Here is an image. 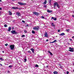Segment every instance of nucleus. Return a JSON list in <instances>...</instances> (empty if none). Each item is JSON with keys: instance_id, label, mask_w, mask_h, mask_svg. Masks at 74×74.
<instances>
[{"instance_id": "obj_1", "label": "nucleus", "mask_w": 74, "mask_h": 74, "mask_svg": "<svg viewBox=\"0 0 74 74\" xmlns=\"http://www.w3.org/2000/svg\"><path fill=\"white\" fill-rule=\"evenodd\" d=\"M11 33L13 34H17V32H16L15 30H12L11 31Z\"/></svg>"}, {"instance_id": "obj_2", "label": "nucleus", "mask_w": 74, "mask_h": 74, "mask_svg": "<svg viewBox=\"0 0 74 74\" xmlns=\"http://www.w3.org/2000/svg\"><path fill=\"white\" fill-rule=\"evenodd\" d=\"M15 46L14 45H10V47L11 50H13L14 49Z\"/></svg>"}, {"instance_id": "obj_3", "label": "nucleus", "mask_w": 74, "mask_h": 74, "mask_svg": "<svg viewBox=\"0 0 74 74\" xmlns=\"http://www.w3.org/2000/svg\"><path fill=\"white\" fill-rule=\"evenodd\" d=\"M69 49L70 50H69V51H70V52H74V48H71V47H70Z\"/></svg>"}, {"instance_id": "obj_4", "label": "nucleus", "mask_w": 74, "mask_h": 74, "mask_svg": "<svg viewBox=\"0 0 74 74\" xmlns=\"http://www.w3.org/2000/svg\"><path fill=\"white\" fill-rule=\"evenodd\" d=\"M18 4H19V5H26V3H23L20 2H18Z\"/></svg>"}, {"instance_id": "obj_5", "label": "nucleus", "mask_w": 74, "mask_h": 74, "mask_svg": "<svg viewBox=\"0 0 74 74\" xmlns=\"http://www.w3.org/2000/svg\"><path fill=\"white\" fill-rule=\"evenodd\" d=\"M34 30H37L39 29V27L37 26V27H36L33 28Z\"/></svg>"}, {"instance_id": "obj_6", "label": "nucleus", "mask_w": 74, "mask_h": 74, "mask_svg": "<svg viewBox=\"0 0 74 74\" xmlns=\"http://www.w3.org/2000/svg\"><path fill=\"white\" fill-rule=\"evenodd\" d=\"M33 13L36 15H39V13H38L35 12H33Z\"/></svg>"}, {"instance_id": "obj_7", "label": "nucleus", "mask_w": 74, "mask_h": 74, "mask_svg": "<svg viewBox=\"0 0 74 74\" xmlns=\"http://www.w3.org/2000/svg\"><path fill=\"white\" fill-rule=\"evenodd\" d=\"M51 19H53L54 21H56V20H57V18H55L53 17H52Z\"/></svg>"}, {"instance_id": "obj_8", "label": "nucleus", "mask_w": 74, "mask_h": 74, "mask_svg": "<svg viewBox=\"0 0 74 74\" xmlns=\"http://www.w3.org/2000/svg\"><path fill=\"white\" fill-rule=\"evenodd\" d=\"M45 36L46 37H48V34L47 32H45Z\"/></svg>"}, {"instance_id": "obj_9", "label": "nucleus", "mask_w": 74, "mask_h": 74, "mask_svg": "<svg viewBox=\"0 0 74 74\" xmlns=\"http://www.w3.org/2000/svg\"><path fill=\"white\" fill-rule=\"evenodd\" d=\"M47 12H49V13H51V12H52V10H47Z\"/></svg>"}, {"instance_id": "obj_10", "label": "nucleus", "mask_w": 74, "mask_h": 74, "mask_svg": "<svg viewBox=\"0 0 74 74\" xmlns=\"http://www.w3.org/2000/svg\"><path fill=\"white\" fill-rule=\"evenodd\" d=\"M11 27H10L8 28V32H10V31H11Z\"/></svg>"}, {"instance_id": "obj_11", "label": "nucleus", "mask_w": 74, "mask_h": 74, "mask_svg": "<svg viewBox=\"0 0 74 74\" xmlns=\"http://www.w3.org/2000/svg\"><path fill=\"white\" fill-rule=\"evenodd\" d=\"M53 73L54 74H58V72L57 71H54L53 72Z\"/></svg>"}, {"instance_id": "obj_12", "label": "nucleus", "mask_w": 74, "mask_h": 74, "mask_svg": "<svg viewBox=\"0 0 74 74\" xmlns=\"http://www.w3.org/2000/svg\"><path fill=\"white\" fill-rule=\"evenodd\" d=\"M48 52L49 53H50L51 56H53V54H52V53L50 51H48Z\"/></svg>"}, {"instance_id": "obj_13", "label": "nucleus", "mask_w": 74, "mask_h": 74, "mask_svg": "<svg viewBox=\"0 0 74 74\" xmlns=\"http://www.w3.org/2000/svg\"><path fill=\"white\" fill-rule=\"evenodd\" d=\"M57 2H55L54 3V7H56V6L57 5Z\"/></svg>"}, {"instance_id": "obj_14", "label": "nucleus", "mask_w": 74, "mask_h": 74, "mask_svg": "<svg viewBox=\"0 0 74 74\" xmlns=\"http://www.w3.org/2000/svg\"><path fill=\"white\" fill-rule=\"evenodd\" d=\"M16 14L18 16H21V14H20V13L17 12V13H16Z\"/></svg>"}, {"instance_id": "obj_15", "label": "nucleus", "mask_w": 74, "mask_h": 74, "mask_svg": "<svg viewBox=\"0 0 74 74\" xmlns=\"http://www.w3.org/2000/svg\"><path fill=\"white\" fill-rule=\"evenodd\" d=\"M9 13L10 15H12V12H11V11H9Z\"/></svg>"}, {"instance_id": "obj_16", "label": "nucleus", "mask_w": 74, "mask_h": 74, "mask_svg": "<svg viewBox=\"0 0 74 74\" xmlns=\"http://www.w3.org/2000/svg\"><path fill=\"white\" fill-rule=\"evenodd\" d=\"M12 8L13 9H14L15 10H16V9H18V8L17 7H12Z\"/></svg>"}, {"instance_id": "obj_17", "label": "nucleus", "mask_w": 74, "mask_h": 74, "mask_svg": "<svg viewBox=\"0 0 74 74\" xmlns=\"http://www.w3.org/2000/svg\"><path fill=\"white\" fill-rule=\"evenodd\" d=\"M57 7H58V8H60V5H59L58 4V3L57 4Z\"/></svg>"}, {"instance_id": "obj_18", "label": "nucleus", "mask_w": 74, "mask_h": 74, "mask_svg": "<svg viewBox=\"0 0 74 74\" xmlns=\"http://www.w3.org/2000/svg\"><path fill=\"white\" fill-rule=\"evenodd\" d=\"M31 50L32 51V52L33 53H34V50L33 49V48L31 49Z\"/></svg>"}, {"instance_id": "obj_19", "label": "nucleus", "mask_w": 74, "mask_h": 74, "mask_svg": "<svg viewBox=\"0 0 74 74\" xmlns=\"http://www.w3.org/2000/svg\"><path fill=\"white\" fill-rule=\"evenodd\" d=\"M64 35H65L64 33H62L60 34V36H64Z\"/></svg>"}, {"instance_id": "obj_20", "label": "nucleus", "mask_w": 74, "mask_h": 74, "mask_svg": "<svg viewBox=\"0 0 74 74\" xmlns=\"http://www.w3.org/2000/svg\"><path fill=\"white\" fill-rule=\"evenodd\" d=\"M51 25H52V26H53V27H55V26L54 25V23H51Z\"/></svg>"}, {"instance_id": "obj_21", "label": "nucleus", "mask_w": 74, "mask_h": 74, "mask_svg": "<svg viewBox=\"0 0 74 74\" xmlns=\"http://www.w3.org/2000/svg\"><path fill=\"white\" fill-rule=\"evenodd\" d=\"M47 1L46 0L43 3V4H47Z\"/></svg>"}, {"instance_id": "obj_22", "label": "nucleus", "mask_w": 74, "mask_h": 74, "mask_svg": "<svg viewBox=\"0 0 74 74\" xmlns=\"http://www.w3.org/2000/svg\"><path fill=\"white\" fill-rule=\"evenodd\" d=\"M39 67V66L37 64H36L35 65V67Z\"/></svg>"}, {"instance_id": "obj_23", "label": "nucleus", "mask_w": 74, "mask_h": 74, "mask_svg": "<svg viewBox=\"0 0 74 74\" xmlns=\"http://www.w3.org/2000/svg\"><path fill=\"white\" fill-rule=\"evenodd\" d=\"M0 60H2V61L4 60L2 58H0Z\"/></svg>"}, {"instance_id": "obj_24", "label": "nucleus", "mask_w": 74, "mask_h": 74, "mask_svg": "<svg viewBox=\"0 0 74 74\" xmlns=\"http://www.w3.org/2000/svg\"><path fill=\"white\" fill-rule=\"evenodd\" d=\"M66 31H67V32H70V29H66Z\"/></svg>"}, {"instance_id": "obj_25", "label": "nucleus", "mask_w": 74, "mask_h": 74, "mask_svg": "<svg viewBox=\"0 0 74 74\" xmlns=\"http://www.w3.org/2000/svg\"><path fill=\"white\" fill-rule=\"evenodd\" d=\"M24 60V62H26V60H27V59H25Z\"/></svg>"}, {"instance_id": "obj_26", "label": "nucleus", "mask_w": 74, "mask_h": 74, "mask_svg": "<svg viewBox=\"0 0 74 74\" xmlns=\"http://www.w3.org/2000/svg\"><path fill=\"white\" fill-rule=\"evenodd\" d=\"M4 26L5 27H7L8 26V25H4Z\"/></svg>"}, {"instance_id": "obj_27", "label": "nucleus", "mask_w": 74, "mask_h": 74, "mask_svg": "<svg viewBox=\"0 0 74 74\" xmlns=\"http://www.w3.org/2000/svg\"><path fill=\"white\" fill-rule=\"evenodd\" d=\"M32 33L33 34H34V33H35V32H34V31L33 30L32 31Z\"/></svg>"}, {"instance_id": "obj_28", "label": "nucleus", "mask_w": 74, "mask_h": 74, "mask_svg": "<svg viewBox=\"0 0 74 74\" xmlns=\"http://www.w3.org/2000/svg\"><path fill=\"white\" fill-rule=\"evenodd\" d=\"M28 53H32V52H31L30 51H28Z\"/></svg>"}, {"instance_id": "obj_29", "label": "nucleus", "mask_w": 74, "mask_h": 74, "mask_svg": "<svg viewBox=\"0 0 74 74\" xmlns=\"http://www.w3.org/2000/svg\"><path fill=\"white\" fill-rule=\"evenodd\" d=\"M56 40H55L53 41L52 42L53 43V42H56Z\"/></svg>"}, {"instance_id": "obj_30", "label": "nucleus", "mask_w": 74, "mask_h": 74, "mask_svg": "<svg viewBox=\"0 0 74 74\" xmlns=\"http://www.w3.org/2000/svg\"><path fill=\"white\" fill-rule=\"evenodd\" d=\"M49 3H50V4L51 3V0H49Z\"/></svg>"}, {"instance_id": "obj_31", "label": "nucleus", "mask_w": 74, "mask_h": 74, "mask_svg": "<svg viewBox=\"0 0 74 74\" xmlns=\"http://www.w3.org/2000/svg\"><path fill=\"white\" fill-rule=\"evenodd\" d=\"M41 18L42 19H44V18H45V17H44L43 16H42L41 17Z\"/></svg>"}, {"instance_id": "obj_32", "label": "nucleus", "mask_w": 74, "mask_h": 74, "mask_svg": "<svg viewBox=\"0 0 74 74\" xmlns=\"http://www.w3.org/2000/svg\"><path fill=\"white\" fill-rule=\"evenodd\" d=\"M5 46H7L8 45V44L6 43V44H5Z\"/></svg>"}, {"instance_id": "obj_33", "label": "nucleus", "mask_w": 74, "mask_h": 74, "mask_svg": "<svg viewBox=\"0 0 74 74\" xmlns=\"http://www.w3.org/2000/svg\"><path fill=\"white\" fill-rule=\"evenodd\" d=\"M22 22L23 23H25V21L23 20H22Z\"/></svg>"}, {"instance_id": "obj_34", "label": "nucleus", "mask_w": 74, "mask_h": 74, "mask_svg": "<svg viewBox=\"0 0 74 74\" xmlns=\"http://www.w3.org/2000/svg\"><path fill=\"white\" fill-rule=\"evenodd\" d=\"M22 37H25V35H22Z\"/></svg>"}, {"instance_id": "obj_35", "label": "nucleus", "mask_w": 74, "mask_h": 74, "mask_svg": "<svg viewBox=\"0 0 74 74\" xmlns=\"http://www.w3.org/2000/svg\"><path fill=\"white\" fill-rule=\"evenodd\" d=\"M63 67V66L61 65L60 66V68H61V69H62Z\"/></svg>"}, {"instance_id": "obj_36", "label": "nucleus", "mask_w": 74, "mask_h": 74, "mask_svg": "<svg viewBox=\"0 0 74 74\" xmlns=\"http://www.w3.org/2000/svg\"><path fill=\"white\" fill-rule=\"evenodd\" d=\"M44 7H45V8H47V5H45L44 6Z\"/></svg>"}, {"instance_id": "obj_37", "label": "nucleus", "mask_w": 74, "mask_h": 74, "mask_svg": "<svg viewBox=\"0 0 74 74\" xmlns=\"http://www.w3.org/2000/svg\"><path fill=\"white\" fill-rule=\"evenodd\" d=\"M67 73L66 74H69V72H68V71H66Z\"/></svg>"}, {"instance_id": "obj_38", "label": "nucleus", "mask_w": 74, "mask_h": 74, "mask_svg": "<svg viewBox=\"0 0 74 74\" xmlns=\"http://www.w3.org/2000/svg\"><path fill=\"white\" fill-rule=\"evenodd\" d=\"M9 67H10V68L12 67V66L11 65L9 66Z\"/></svg>"}, {"instance_id": "obj_39", "label": "nucleus", "mask_w": 74, "mask_h": 74, "mask_svg": "<svg viewBox=\"0 0 74 74\" xmlns=\"http://www.w3.org/2000/svg\"><path fill=\"white\" fill-rule=\"evenodd\" d=\"M60 30L58 29V32H60Z\"/></svg>"}, {"instance_id": "obj_40", "label": "nucleus", "mask_w": 74, "mask_h": 74, "mask_svg": "<svg viewBox=\"0 0 74 74\" xmlns=\"http://www.w3.org/2000/svg\"><path fill=\"white\" fill-rule=\"evenodd\" d=\"M24 32H25V33H27V31L26 30H24Z\"/></svg>"}, {"instance_id": "obj_41", "label": "nucleus", "mask_w": 74, "mask_h": 74, "mask_svg": "<svg viewBox=\"0 0 74 74\" xmlns=\"http://www.w3.org/2000/svg\"><path fill=\"white\" fill-rule=\"evenodd\" d=\"M8 73H10V71H8Z\"/></svg>"}, {"instance_id": "obj_42", "label": "nucleus", "mask_w": 74, "mask_h": 74, "mask_svg": "<svg viewBox=\"0 0 74 74\" xmlns=\"http://www.w3.org/2000/svg\"><path fill=\"white\" fill-rule=\"evenodd\" d=\"M2 10V8H0V10Z\"/></svg>"}, {"instance_id": "obj_43", "label": "nucleus", "mask_w": 74, "mask_h": 74, "mask_svg": "<svg viewBox=\"0 0 74 74\" xmlns=\"http://www.w3.org/2000/svg\"><path fill=\"white\" fill-rule=\"evenodd\" d=\"M70 41H72V39H70Z\"/></svg>"}, {"instance_id": "obj_44", "label": "nucleus", "mask_w": 74, "mask_h": 74, "mask_svg": "<svg viewBox=\"0 0 74 74\" xmlns=\"http://www.w3.org/2000/svg\"><path fill=\"white\" fill-rule=\"evenodd\" d=\"M46 41L47 42L48 41V40L47 39V40H46Z\"/></svg>"}, {"instance_id": "obj_45", "label": "nucleus", "mask_w": 74, "mask_h": 74, "mask_svg": "<svg viewBox=\"0 0 74 74\" xmlns=\"http://www.w3.org/2000/svg\"><path fill=\"white\" fill-rule=\"evenodd\" d=\"M0 65H1V66H3V65H2V64H0Z\"/></svg>"}, {"instance_id": "obj_46", "label": "nucleus", "mask_w": 74, "mask_h": 74, "mask_svg": "<svg viewBox=\"0 0 74 74\" xmlns=\"http://www.w3.org/2000/svg\"><path fill=\"white\" fill-rule=\"evenodd\" d=\"M72 16L74 18V15H72Z\"/></svg>"}, {"instance_id": "obj_47", "label": "nucleus", "mask_w": 74, "mask_h": 74, "mask_svg": "<svg viewBox=\"0 0 74 74\" xmlns=\"http://www.w3.org/2000/svg\"><path fill=\"white\" fill-rule=\"evenodd\" d=\"M2 52H3V53H4V51H3Z\"/></svg>"}, {"instance_id": "obj_48", "label": "nucleus", "mask_w": 74, "mask_h": 74, "mask_svg": "<svg viewBox=\"0 0 74 74\" xmlns=\"http://www.w3.org/2000/svg\"><path fill=\"white\" fill-rule=\"evenodd\" d=\"M50 43H53V42H50Z\"/></svg>"}, {"instance_id": "obj_49", "label": "nucleus", "mask_w": 74, "mask_h": 74, "mask_svg": "<svg viewBox=\"0 0 74 74\" xmlns=\"http://www.w3.org/2000/svg\"><path fill=\"white\" fill-rule=\"evenodd\" d=\"M46 67H48V66H46Z\"/></svg>"}, {"instance_id": "obj_50", "label": "nucleus", "mask_w": 74, "mask_h": 74, "mask_svg": "<svg viewBox=\"0 0 74 74\" xmlns=\"http://www.w3.org/2000/svg\"><path fill=\"white\" fill-rule=\"evenodd\" d=\"M1 2V0H0V2Z\"/></svg>"}, {"instance_id": "obj_51", "label": "nucleus", "mask_w": 74, "mask_h": 74, "mask_svg": "<svg viewBox=\"0 0 74 74\" xmlns=\"http://www.w3.org/2000/svg\"><path fill=\"white\" fill-rule=\"evenodd\" d=\"M12 0V1H14L15 0Z\"/></svg>"}, {"instance_id": "obj_52", "label": "nucleus", "mask_w": 74, "mask_h": 74, "mask_svg": "<svg viewBox=\"0 0 74 74\" xmlns=\"http://www.w3.org/2000/svg\"><path fill=\"white\" fill-rule=\"evenodd\" d=\"M12 29H14V28L12 27Z\"/></svg>"}, {"instance_id": "obj_53", "label": "nucleus", "mask_w": 74, "mask_h": 74, "mask_svg": "<svg viewBox=\"0 0 74 74\" xmlns=\"http://www.w3.org/2000/svg\"><path fill=\"white\" fill-rule=\"evenodd\" d=\"M72 38H74V36H73Z\"/></svg>"}, {"instance_id": "obj_54", "label": "nucleus", "mask_w": 74, "mask_h": 74, "mask_svg": "<svg viewBox=\"0 0 74 74\" xmlns=\"http://www.w3.org/2000/svg\"><path fill=\"white\" fill-rule=\"evenodd\" d=\"M29 26V25H27V26Z\"/></svg>"}, {"instance_id": "obj_55", "label": "nucleus", "mask_w": 74, "mask_h": 74, "mask_svg": "<svg viewBox=\"0 0 74 74\" xmlns=\"http://www.w3.org/2000/svg\"><path fill=\"white\" fill-rule=\"evenodd\" d=\"M0 13H1V12H0Z\"/></svg>"}, {"instance_id": "obj_56", "label": "nucleus", "mask_w": 74, "mask_h": 74, "mask_svg": "<svg viewBox=\"0 0 74 74\" xmlns=\"http://www.w3.org/2000/svg\"><path fill=\"white\" fill-rule=\"evenodd\" d=\"M73 64H74V63H73Z\"/></svg>"}]
</instances>
